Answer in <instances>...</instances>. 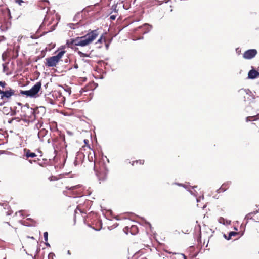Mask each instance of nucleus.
I'll list each match as a JSON object with an SVG mask.
<instances>
[{"mask_svg": "<svg viewBox=\"0 0 259 259\" xmlns=\"http://www.w3.org/2000/svg\"><path fill=\"white\" fill-rule=\"evenodd\" d=\"M80 14L78 13L75 15V16L73 18V21L76 22V23H68L67 24V26L71 29H74L78 27L79 26V22L78 21H80Z\"/></svg>", "mask_w": 259, "mask_h": 259, "instance_id": "obj_7", "label": "nucleus"}, {"mask_svg": "<svg viewBox=\"0 0 259 259\" xmlns=\"http://www.w3.org/2000/svg\"><path fill=\"white\" fill-rule=\"evenodd\" d=\"M45 244L47 246H50V244L48 243L47 242H45Z\"/></svg>", "mask_w": 259, "mask_h": 259, "instance_id": "obj_32", "label": "nucleus"}, {"mask_svg": "<svg viewBox=\"0 0 259 259\" xmlns=\"http://www.w3.org/2000/svg\"><path fill=\"white\" fill-rule=\"evenodd\" d=\"M84 157H85V156L82 152H81V151L78 152L77 153L75 160L74 161V165L77 166V165H78L81 164L83 162Z\"/></svg>", "mask_w": 259, "mask_h": 259, "instance_id": "obj_9", "label": "nucleus"}, {"mask_svg": "<svg viewBox=\"0 0 259 259\" xmlns=\"http://www.w3.org/2000/svg\"><path fill=\"white\" fill-rule=\"evenodd\" d=\"M258 212V210L254 211L248 213L245 217V220L246 221V223L248 222L249 220L252 219L253 215H255Z\"/></svg>", "mask_w": 259, "mask_h": 259, "instance_id": "obj_13", "label": "nucleus"}, {"mask_svg": "<svg viewBox=\"0 0 259 259\" xmlns=\"http://www.w3.org/2000/svg\"><path fill=\"white\" fill-rule=\"evenodd\" d=\"M65 53L64 50H61L56 55L46 58V66L49 67H56Z\"/></svg>", "mask_w": 259, "mask_h": 259, "instance_id": "obj_4", "label": "nucleus"}, {"mask_svg": "<svg viewBox=\"0 0 259 259\" xmlns=\"http://www.w3.org/2000/svg\"><path fill=\"white\" fill-rule=\"evenodd\" d=\"M6 85L7 83L5 81H0V86H1L3 89L5 88Z\"/></svg>", "mask_w": 259, "mask_h": 259, "instance_id": "obj_26", "label": "nucleus"}, {"mask_svg": "<svg viewBox=\"0 0 259 259\" xmlns=\"http://www.w3.org/2000/svg\"><path fill=\"white\" fill-rule=\"evenodd\" d=\"M240 91L244 92L247 95L249 96H252L253 95L252 93L249 89H242L240 90Z\"/></svg>", "mask_w": 259, "mask_h": 259, "instance_id": "obj_21", "label": "nucleus"}, {"mask_svg": "<svg viewBox=\"0 0 259 259\" xmlns=\"http://www.w3.org/2000/svg\"><path fill=\"white\" fill-rule=\"evenodd\" d=\"M80 187V186L79 185H76V186H72V187H71L70 188H69L68 187H66V188L68 190H75L76 189H77L78 188H79Z\"/></svg>", "mask_w": 259, "mask_h": 259, "instance_id": "obj_23", "label": "nucleus"}, {"mask_svg": "<svg viewBox=\"0 0 259 259\" xmlns=\"http://www.w3.org/2000/svg\"><path fill=\"white\" fill-rule=\"evenodd\" d=\"M103 41L106 42V38L105 37H104L103 35H102L100 38L98 40V41L96 42V44L98 43H102Z\"/></svg>", "mask_w": 259, "mask_h": 259, "instance_id": "obj_22", "label": "nucleus"}, {"mask_svg": "<svg viewBox=\"0 0 259 259\" xmlns=\"http://www.w3.org/2000/svg\"><path fill=\"white\" fill-rule=\"evenodd\" d=\"M138 29H144V33H148L150 30V26L148 24H145L143 26H140Z\"/></svg>", "mask_w": 259, "mask_h": 259, "instance_id": "obj_15", "label": "nucleus"}, {"mask_svg": "<svg viewBox=\"0 0 259 259\" xmlns=\"http://www.w3.org/2000/svg\"><path fill=\"white\" fill-rule=\"evenodd\" d=\"M31 239H34L33 237H31Z\"/></svg>", "mask_w": 259, "mask_h": 259, "instance_id": "obj_45", "label": "nucleus"}, {"mask_svg": "<svg viewBox=\"0 0 259 259\" xmlns=\"http://www.w3.org/2000/svg\"><path fill=\"white\" fill-rule=\"evenodd\" d=\"M237 234V233L236 232H233V231L230 232L229 234L228 237L226 238V239L229 240L231 239L232 236H235Z\"/></svg>", "mask_w": 259, "mask_h": 259, "instance_id": "obj_20", "label": "nucleus"}, {"mask_svg": "<svg viewBox=\"0 0 259 259\" xmlns=\"http://www.w3.org/2000/svg\"><path fill=\"white\" fill-rule=\"evenodd\" d=\"M6 91H3L0 89L1 99L4 98H9L15 94V91L10 88H7Z\"/></svg>", "mask_w": 259, "mask_h": 259, "instance_id": "obj_6", "label": "nucleus"}, {"mask_svg": "<svg viewBox=\"0 0 259 259\" xmlns=\"http://www.w3.org/2000/svg\"><path fill=\"white\" fill-rule=\"evenodd\" d=\"M48 131L45 128L40 129L38 132L37 136L41 141H43V138L47 134Z\"/></svg>", "mask_w": 259, "mask_h": 259, "instance_id": "obj_11", "label": "nucleus"}, {"mask_svg": "<svg viewBox=\"0 0 259 259\" xmlns=\"http://www.w3.org/2000/svg\"><path fill=\"white\" fill-rule=\"evenodd\" d=\"M3 112L7 115L10 114L11 116H14L16 114V111L14 110H12L11 108H9L7 107H4L3 108Z\"/></svg>", "mask_w": 259, "mask_h": 259, "instance_id": "obj_12", "label": "nucleus"}, {"mask_svg": "<svg viewBox=\"0 0 259 259\" xmlns=\"http://www.w3.org/2000/svg\"><path fill=\"white\" fill-rule=\"evenodd\" d=\"M46 23V18H45V21L44 22H43V23Z\"/></svg>", "mask_w": 259, "mask_h": 259, "instance_id": "obj_42", "label": "nucleus"}, {"mask_svg": "<svg viewBox=\"0 0 259 259\" xmlns=\"http://www.w3.org/2000/svg\"><path fill=\"white\" fill-rule=\"evenodd\" d=\"M67 253H68V254H71L70 251L69 250L68 251Z\"/></svg>", "mask_w": 259, "mask_h": 259, "instance_id": "obj_36", "label": "nucleus"}, {"mask_svg": "<svg viewBox=\"0 0 259 259\" xmlns=\"http://www.w3.org/2000/svg\"><path fill=\"white\" fill-rule=\"evenodd\" d=\"M259 76V72L255 69L250 70L248 74V78L249 79H255Z\"/></svg>", "mask_w": 259, "mask_h": 259, "instance_id": "obj_10", "label": "nucleus"}, {"mask_svg": "<svg viewBox=\"0 0 259 259\" xmlns=\"http://www.w3.org/2000/svg\"><path fill=\"white\" fill-rule=\"evenodd\" d=\"M224 237H225L226 239V238H227V237H227L225 234H224Z\"/></svg>", "mask_w": 259, "mask_h": 259, "instance_id": "obj_37", "label": "nucleus"}, {"mask_svg": "<svg viewBox=\"0 0 259 259\" xmlns=\"http://www.w3.org/2000/svg\"><path fill=\"white\" fill-rule=\"evenodd\" d=\"M257 54L256 49H249L246 51L243 54V57L247 59L253 58Z\"/></svg>", "mask_w": 259, "mask_h": 259, "instance_id": "obj_8", "label": "nucleus"}, {"mask_svg": "<svg viewBox=\"0 0 259 259\" xmlns=\"http://www.w3.org/2000/svg\"><path fill=\"white\" fill-rule=\"evenodd\" d=\"M52 28L51 31H52V30H54V29H55V25H53V26H52Z\"/></svg>", "mask_w": 259, "mask_h": 259, "instance_id": "obj_34", "label": "nucleus"}, {"mask_svg": "<svg viewBox=\"0 0 259 259\" xmlns=\"http://www.w3.org/2000/svg\"><path fill=\"white\" fill-rule=\"evenodd\" d=\"M43 125V122L41 119L37 120V122L34 125V129L39 130Z\"/></svg>", "mask_w": 259, "mask_h": 259, "instance_id": "obj_17", "label": "nucleus"}, {"mask_svg": "<svg viewBox=\"0 0 259 259\" xmlns=\"http://www.w3.org/2000/svg\"><path fill=\"white\" fill-rule=\"evenodd\" d=\"M229 184H230V183H229V182L224 183L222 185V186L219 189L217 190V192L218 193H219L225 191L228 188Z\"/></svg>", "mask_w": 259, "mask_h": 259, "instance_id": "obj_14", "label": "nucleus"}, {"mask_svg": "<svg viewBox=\"0 0 259 259\" xmlns=\"http://www.w3.org/2000/svg\"><path fill=\"white\" fill-rule=\"evenodd\" d=\"M12 120H11L9 121V123H12Z\"/></svg>", "mask_w": 259, "mask_h": 259, "instance_id": "obj_39", "label": "nucleus"}, {"mask_svg": "<svg viewBox=\"0 0 259 259\" xmlns=\"http://www.w3.org/2000/svg\"><path fill=\"white\" fill-rule=\"evenodd\" d=\"M78 53H79V54H80V56H82V57H88V56H88V55H87V54L83 53H82V52H80V51H79V52H78Z\"/></svg>", "mask_w": 259, "mask_h": 259, "instance_id": "obj_27", "label": "nucleus"}, {"mask_svg": "<svg viewBox=\"0 0 259 259\" xmlns=\"http://www.w3.org/2000/svg\"><path fill=\"white\" fill-rule=\"evenodd\" d=\"M130 229V232L133 235H135L139 232L138 228L136 225H132Z\"/></svg>", "mask_w": 259, "mask_h": 259, "instance_id": "obj_16", "label": "nucleus"}, {"mask_svg": "<svg viewBox=\"0 0 259 259\" xmlns=\"http://www.w3.org/2000/svg\"><path fill=\"white\" fill-rule=\"evenodd\" d=\"M249 118V117H247L246 118V121H248L249 120H248V118Z\"/></svg>", "mask_w": 259, "mask_h": 259, "instance_id": "obj_38", "label": "nucleus"}, {"mask_svg": "<svg viewBox=\"0 0 259 259\" xmlns=\"http://www.w3.org/2000/svg\"><path fill=\"white\" fill-rule=\"evenodd\" d=\"M148 223V224L149 225V226L150 227H151V224H150L149 223Z\"/></svg>", "mask_w": 259, "mask_h": 259, "instance_id": "obj_41", "label": "nucleus"}, {"mask_svg": "<svg viewBox=\"0 0 259 259\" xmlns=\"http://www.w3.org/2000/svg\"><path fill=\"white\" fill-rule=\"evenodd\" d=\"M29 162L30 163H31V164H32V162H33V161L30 160H29ZM34 162H35V160H34Z\"/></svg>", "mask_w": 259, "mask_h": 259, "instance_id": "obj_33", "label": "nucleus"}, {"mask_svg": "<svg viewBox=\"0 0 259 259\" xmlns=\"http://www.w3.org/2000/svg\"><path fill=\"white\" fill-rule=\"evenodd\" d=\"M44 240L46 242L48 241V233L47 232H45L44 233Z\"/></svg>", "mask_w": 259, "mask_h": 259, "instance_id": "obj_24", "label": "nucleus"}, {"mask_svg": "<svg viewBox=\"0 0 259 259\" xmlns=\"http://www.w3.org/2000/svg\"><path fill=\"white\" fill-rule=\"evenodd\" d=\"M16 3L19 4V5H21L22 3H24V2L23 0H15Z\"/></svg>", "mask_w": 259, "mask_h": 259, "instance_id": "obj_28", "label": "nucleus"}, {"mask_svg": "<svg viewBox=\"0 0 259 259\" xmlns=\"http://www.w3.org/2000/svg\"><path fill=\"white\" fill-rule=\"evenodd\" d=\"M0 205H2L1 203H0Z\"/></svg>", "mask_w": 259, "mask_h": 259, "instance_id": "obj_46", "label": "nucleus"}, {"mask_svg": "<svg viewBox=\"0 0 259 259\" xmlns=\"http://www.w3.org/2000/svg\"><path fill=\"white\" fill-rule=\"evenodd\" d=\"M88 141V140H84V142H85V143H87V141Z\"/></svg>", "mask_w": 259, "mask_h": 259, "instance_id": "obj_43", "label": "nucleus"}, {"mask_svg": "<svg viewBox=\"0 0 259 259\" xmlns=\"http://www.w3.org/2000/svg\"><path fill=\"white\" fill-rule=\"evenodd\" d=\"M53 255V253H50V254H49V257H50V256H51V255Z\"/></svg>", "mask_w": 259, "mask_h": 259, "instance_id": "obj_35", "label": "nucleus"}, {"mask_svg": "<svg viewBox=\"0 0 259 259\" xmlns=\"http://www.w3.org/2000/svg\"><path fill=\"white\" fill-rule=\"evenodd\" d=\"M74 68L75 69H77L78 68V66L77 64L75 63L74 65Z\"/></svg>", "mask_w": 259, "mask_h": 259, "instance_id": "obj_31", "label": "nucleus"}, {"mask_svg": "<svg viewBox=\"0 0 259 259\" xmlns=\"http://www.w3.org/2000/svg\"><path fill=\"white\" fill-rule=\"evenodd\" d=\"M106 48H108V44H106Z\"/></svg>", "mask_w": 259, "mask_h": 259, "instance_id": "obj_40", "label": "nucleus"}, {"mask_svg": "<svg viewBox=\"0 0 259 259\" xmlns=\"http://www.w3.org/2000/svg\"><path fill=\"white\" fill-rule=\"evenodd\" d=\"M98 35V29L91 30L84 36L67 40L66 44L70 48H73V46L84 47L92 43Z\"/></svg>", "mask_w": 259, "mask_h": 259, "instance_id": "obj_1", "label": "nucleus"}, {"mask_svg": "<svg viewBox=\"0 0 259 259\" xmlns=\"http://www.w3.org/2000/svg\"><path fill=\"white\" fill-rule=\"evenodd\" d=\"M117 5H113L112 6L111 8V12L110 13H114L115 14H118V10L117 9Z\"/></svg>", "mask_w": 259, "mask_h": 259, "instance_id": "obj_19", "label": "nucleus"}, {"mask_svg": "<svg viewBox=\"0 0 259 259\" xmlns=\"http://www.w3.org/2000/svg\"><path fill=\"white\" fill-rule=\"evenodd\" d=\"M31 110L34 116V119L36 120L42 119V116L45 113V108L42 106L37 107L33 110L31 109Z\"/></svg>", "mask_w": 259, "mask_h": 259, "instance_id": "obj_5", "label": "nucleus"}, {"mask_svg": "<svg viewBox=\"0 0 259 259\" xmlns=\"http://www.w3.org/2000/svg\"><path fill=\"white\" fill-rule=\"evenodd\" d=\"M37 155L35 153L31 152L30 150H27L26 153V156L27 158L31 157L34 158Z\"/></svg>", "mask_w": 259, "mask_h": 259, "instance_id": "obj_18", "label": "nucleus"}, {"mask_svg": "<svg viewBox=\"0 0 259 259\" xmlns=\"http://www.w3.org/2000/svg\"><path fill=\"white\" fill-rule=\"evenodd\" d=\"M64 62H65V63H67L69 62H70V59H69V58L68 57H67V58H66V59L64 60Z\"/></svg>", "mask_w": 259, "mask_h": 259, "instance_id": "obj_30", "label": "nucleus"}, {"mask_svg": "<svg viewBox=\"0 0 259 259\" xmlns=\"http://www.w3.org/2000/svg\"><path fill=\"white\" fill-rule=\"evenodd\" d=\"M137 163L139 162L141 164H143L144 163V160H139V161H136Z\"/></svg>", "mask_w": 259, "mask_h": 259, "instance_id": "obj_29", "label": "nucleus"}, {"mask_svg": "<svg viewBox=\"0 0 259 259\" xmlns=\"http://www.w3.org/2000/svg\"><path fill=\"white\" fill-rule=\"evenodd\" d=\"M95 158V153L93 151L90 150L88 156V160L90 162L94 161V169L95 172H96V176L98 177L99 180H104L107 177V171L105 168V167L103 165L102 167H100L99 169L97 168V165L95 164V161L94 159Z\"/></svg>", "mask_w": 259, "mask_h": 259, "instance_id": "obj_2", "label": "nucleus"}, {"mask_svg": "<svg viewBox=\"0 0 259 259\" xmlns=\"http://www.w3.org/2000/svg\"><path fill=\"white\" fill-rule=\"evenodd\" d=\"M184 259H186V256L184 255Z\"/></svg>", "mask_w": 259, "mask_h": 259, "instance_id": "obj_44", "label": "nucleus"}, {"mask_svg": "<svg viewBox=\"0 0 259 259\" xmlns=\"http://www.w3.org/2000/svg\"><path fill=\"white\" fill-rule=\"evenodd\" d=\"M117 15H118V14H115L111 15L110 17V19L112 20H114L116 19Z\"/></svg>", "mask_w": 259, "mask_h": 259, "instance_id": "obj_25", "label": "nucleus"}, {"mask_svg": "<svg viewBox=\"0 0 259 259\" xmlns=\"http://www.w3.org/2000/svg\"><path fill=\"white\" fill-rule=\"evenodd\" d=\"M41 88V83L40 81L36 82L31 89L29 90L23 91L20 90V94L23 95H25L26 97L31 98H36L38 97V93Z\"/></svg>", "mask_w": 259, "mask_h": 259, "instance_id": "obj_3", "label": "nucleus"}]
</instances>
